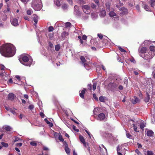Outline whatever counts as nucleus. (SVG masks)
<instances>
[{"instance_id": "nucleus-29", "label": "nucleus", "mask_w": 155, "mask_h": 155, "mask_svg": "<svg viewBox=\"0 0 155 155\" xmlns=\"http://www.w3.org/2000/svg\"><path fill=\"white\" fill-rule=\"evenodd\" d=\"M140 126L141 129H143V128L145 126V123L144 122H143L140 123Z\"/></svg>"}, {"instance_id": "nucleus-11", "label": "nucleus", "mask_w": 155, "mask_h": 155, "mask_svg": "<svg viewBox=\"0 0 155 155\" xmlns=\"http://www.w3.org/2000/svg\"><path fill=\"white\" fill-rule=\"evenodd\" d=\"M100 150L101 152L104 153H107V151L106 147L103 145H101V146H99Z\"/></svg>"}, {"instance_id": "nucleus-46", "label": "nucleus", "mask_w": 155, "mask_h": 155, "mask_svg": "<svg viewBox=\"0 0 155 155\" xmlns=\"http://www.w3.org/2000/svg\"><path fill=\"white\" fill-rule=\"evenodd\" d=\"M2 144L3 147H7L8 146V144L7 143H6L4 142H2Z\"/></svg>"}, {"instance_id": "nucleus-27", "label": "nucleus", "mask_w": 155, "mask_h": 155, "mask_svg": "<svg viewBox=\"0 0 155 155\" xmlns=\"http://www.w3.org/2000/svg\"><path fill=\"white\" fill-rule=\"evenodd\" d=\"M83 65H84L85 68L87 70H89L91 68V66H90L87 63L84 64Z\"/></svg>"}, {"instance_id": "nucleus-7", "label": "nucleus", "mask_w": 155, "mask_h": 155, "mask_svg": "<svg viewBox=\"0 0 155 155\" xmlns=\"http://www.w3.org/2000/svg\"><path fill=\"white\" fill-rule=\"evenodd\" d=\"M11 22L12 25L15 26L19 25L18 20L16 18H12L11 19Z\"/></svg>"}, {"instance_id": "nucleus-48", "label": "nucleus", "mask_w": 155, "mask_h": 155, "mask_svg": "<svg viewBox=\"0 0 155 155\" xmlns=\"http://www.w3.org/2000/svg\"><path fill=\"white\" fill-rule=\"evenodd\" d=\"M118 48H119V50L122 52H126V51L125 50H124V49H123V48H122L121 47H119Z\"/></svg>"}, {"instance_id": "nucleus-25", "label": "nucleus", "mask_w": 155, "mask_h": 155, "mask_svg": "<svg viewBox=\"0 0 155 155\" xmlns=\"http://www.w3.org/2000/svg\"><path fill=\"white\" fill-rule=\"evenodd\" d=\"M109 16L111 17L117 16V14L114 11H110L109 14Z\"/></svg>"}, {"instance_id": "nucleus-9", "label": "nucleus", "mask_w": 155, "mask_h": 155, "mask_svg": "<svg viewBox=\"0 0 155 155\" xmlns=\"http://www.w3.org/2000/svg\"><path fill=\"white\" fill-rule=\"evenodd\" d=\"M131 101L134 104L140 101V100L136 97L134 96L133 98L131 99Z\"/></svg>"}, {"instance_id": "nucleus-39", "label": "nucleus", "mask_w": 155, "mask_h": 155, "mask_svg": "<svg viewBox=\"0 0 155 155\" xmlns=\"http://www.w3.org/2000/svg\"><path fill=\"white\" fill-rule=\"evenodd\" d=\"M55 50L56 51H58L60 49V46L59 45H56L55 46Z\"/></svg>"}, {"instance_id": "nucleus-31", "label": "nucleus", "mask_w": 155, "mask_h": 155, "mask_svg": "<svg viewBox=\"0 0 155 155\" xmlns=\"http://www.w3.org/2000/svg\"><path fill=\"white\" fill-rule=\"evenodd\" d=\"M150 42L148 40L145 41L143 42L144 46H146L149 45L150 44Z\"/></svg>"}, {"instance_id": "nucleus-47", "label": "nucleus", "mask_w": 155, "mask_h": 155, "mask_svg": "<svg viewBox=\"0 0 155 155\" xmlns=\"http://www.w3.org/2000/svg\"><path fill=\"white\" fill-rule=\"evenodd\" d=\"M71 24L69 22H67L65 23V26L66 27H69L70 26Z\"/></svg>"}, {"instance_id": "nucleus-12", "label": "nucleus", "mask_w": 155, "mask_h": 155, "mask_svg": "<svg viewBox=\"0 0 155 155\" xmlns=\"http://www.w3.org/2000/svg\"><path fill=\"white\" fill-rule=\"evenodd\" d=\"M138 51L140 53H140H141L142 54H144L148 51L146 47L142 48H141L140 51L139 49Z\"/></svg>"}, {"instance_id": "nucleus-36", "label": "nucleus", "mask_w": 155, "mask_h": 155, "mask_svg": "<svg viewBox=\"0 0 155 155\" xmlns=\"http://www.w3.org/2000/svg\"><path fill=\"white\" fill-rule=\"evenodd\" d=\"M32 10L31 9H29L28 10L27 12V14L29 15H31L32 13Z\"/></svg>"}, {"instance_id": "nucleus-49", "label": "nucleus", "mask_w": 155, "mask_h": 155, "mask_svg": "<svg viewBox=\"0 0 155 155\" xmlns=\"http://www.w3.org/2000/svg\"><path fill=\"white\" fill-rule=\"evenodd\" d=\"M10 111L13 114L16 115V112L15 110L11 109L10 110Z\"/></svg>"}, {"instance_id": "nucleus-62", "label": "nucleus", "mask_w": 155, "mask_h": 155, "mask_svg": "<svg viewBox=\"0 0 155 155\" xmlns=\"http://www.w3.org/2000/svg\"><path fill=\"white\" fill-rule=\"evenodd\" d=\"M87 87L90 90H91L92 89L91 88V84H88L87 85Z\"/></svg>"}, {"instance_id": "nucleus-15", "label": "nucleus", "mask_w": 155, "mask_h": 155, "mask_svg": "<svg viewBox=\"0 0 155 155\" xmlns=\"http://www.w3.org/2000/svg\"><path fill=\"white\" fill-rule=\"evenodd\" d=\"M147 135L148 137L153 136L154 135L153 132L151 130H148L147 131Z\"/></svg>"}, {"instance_id": "nucleus-64", "label": "nucleus", "mask_w": 155, "mask_h": 155, "mask_svg": "<svg viewBox=\"0 0 155 155\" xmlns=\"http://www.w3.org/2000/svg\"><path fill=\"white\" fill-rule=\"evenodd\" d=\"M5 66H3V65H2L1 66V70L2 71H4V70H5Z\"/></svg>"}, {"instance_id": "nucleus-63", "label": "nucleus", "mask_w": 155, "mask_h": 155, "mask_svg": "<svg viewBox=\"0 0 155 155\" xmlns=\"http://www.w3.org/2000/svg\"><path fill=\"white\" fill-rule=\"evenodd\" d=\"M67 1L68 2V3L70 5H73V2L72 0H67Z\"/></svg>"}, {"instance_id": "nucleus-16", "label": "nucleus", "mask_w": 155, "mask_h": 155, "mask_svg": "<svg viewBox=\"0 0 155 155\" xmlns=\"http://www.w3.org/2000/svg\"><path fill=\"white\" fill-rule=\"evenodd\" d=\"M150 49L152 55L154 56L155 55V46H150Z\"/></svg>"}, {"instance_id": "nucleus-56", "label": "nucleus", "mask_w": 155, "mask_h": 155, "mask_svg": "<svg viewBox=\"0 0 155 155\" xmlns=\"http://www.w3.org/2000/svg\"><path fill=\"white\" fill-rule=\"evenodd\" d=\"M136 8L138 12H140V6H139V5H136Z\"/></svg>"}, {"instance_id": "nucleus-55", "label": "nucleus", "mask_w": 155, "mask_h": 155, "mask_svg": "<svg viewBox=\"0 0 155 155\" xmlns=\"http://www.w3.org/2000/svg\"><path fill=\"white\" fill-rule=\"evenodd\" d=\"M124 83L125 84H127L128 83V80L127 79V78H125L124 80Z\"/></svg>"}, {"instance_id": "nucleus-17", "label": "nucleus", "mask_w": 155, "mask_h": 155, "mask_svg": "<svg viewBox=\"0 0 155 155\" xmlns=\"http://www.w3.org/2000/svg\"><path fill=\"white\" fill-rule=\"evenodd\" d=\"M123 147V145H121L120 146L119 145L117 147V151L118 155H122V154L119 151H120V149H122Z\"/></svg>"}, {"instance_id": "nucleus-2", "label": "nucleus", "mask_w": 155, "mask_h": 155, "mask_svg": "<svg viewBox=\"0 0 155 155\" xmlns=\"http://www.w3.org/2000/svg\"><path fill=\"white\" fill-rule=\"evenodd\" d=\"M31 5L35 10L37 11L40 10L42 7L41 0H33Z\"/></svg>"}, {"instance_id": "nucleus-59", "label": "nucleus", "mask_w": 155, "mask_h": 155, "mask_svg": "<svg viewBox=\"0 0 155 155\" xmlns=\"http://www.w3.org/2000/svg\"><path fill=\"white\" fill-rule=\"evenodd\" d=\"M91 7L93 8H95L96 7V6L94 3H92L91 5Z\"/></svg>"}, {"instance_id": "nucleus-50", "label": "nucleus", "mask_w": 155, "mask_h": 155, "mask_svg": "<svg viewBox=\"0 0 155 155\" xmlns=\"http://www.w3.org/2000/svg\"><path fill=\"white\" fill-rule=\"evenodd\" d=\"M54 30L53 27L52 26H50L48 28V31L49 32H51L52 31Z\"/></svg>"}, {"instance_id": "nucleus-23", "label": "nucleus", "mask_w": 155, "mask_h": 155, "mask_svg": "<svg viewBox=\"0 0 155 155\" xmlns=\"http://www.w3.org/2000/svg\"><path fill=\"white\" fill-rule=\"evenodd\" d=\"M4 129L7 131H9L12 129V128L9 126L5 125L4 126Z\"/></svg>"}, {"instance_id": "nucleus-14", "label": "nucleus", "mask_w": 155, "mask_h": 155, "mask_svg": "<svg viewBox=\"0 0 155 155\" xmlns=\"http://www.w3.org/2000/svg\"><path fill=\"white\" fill-rule=\"evenodd\" d=\"M142 6L146 11H151L149 6L145 3H143L142 4Z\"/></svg>"}, {"instance_id": "nucleus-21", "label": "nucleus", "mask_w": 155, "mask_h": 155, "mask_svg": "<svg viewBox=\"0 0 155 155\" xmlns=\"http://www.w3.org/2000/svg\"><path fill=\"white\" fill-rule=\"evenodd\" d=\"M8 98L9 100H12L14 98V95L12 93H10L8 95Z\"/></svg>"}, {"instance_id": "nucleus-13", "label": "nucleus", "mask_w": 155, "mask_h": 155, "mask_svg": "<svg viewBox=\"0 0 155 155\" xmlns=\"http://www.w3.org/2000/svg\"><path fill=\"white\" fill-rule=\"evenodd\" d=\"M120 10L122 11L121 14L122 15H124L127 13V8L124 7H122L120 8Z\"/></svg>"}, {"instance_id": "nucleus-18", "label": "nucleus", "mask_w": 155, "mask_h": 155, "mask_svg": "<svg viewBox=\"0 0 155 155\" xmlns=\"http://www.w3.org/2000/svg\"><path fill=\"white\" fill-rule=\"evenodd\" d=\"M85 89L84 88L81 92H80V91H79L80 96L81 98L83 99L84 98V94L85 93Z\"/></svg>"}, {"instance_id": "nucleus-34", "label": "nucleus", "mask_w": 155, "mask_h": 155, "mask_svg": "<svg viewBox=\"0 0 155 155\" xmlns=\"http://www.w3.org/2000/svg\"><path fill=\"white\" fill-rule=\"evenodd\" d=\"M126 136L127 137L130 139H132V136L130 135L128 131H126Z\"/></svg>"}, {"instance_id": "nucleus-30", "label": "nucleus", "mask_w": 155, "mask_h": 155, "mask_svg": "<svg viewBox=\"0 0 155 155\" xmlns=\"http://www.w3.org/2000/svg\"><path fill=\"white\" fill-rule=\"evenodd\" d=\"M145 155H153V153L151 151L148 150L147 152L144 153Z\"/></svg>"}, {"instance_id": "nucleus-20", "label": "nucleus", "mask_w": 155, "mask_h": 155, "mask_svg": "<svg viewBox=\"0 0 155 155\" xmlns=\"http://www.w3.org/2000/svg\"><path fill=\"white\" fill-rule=\"evenodd\" d=\"M146 96L145 98H144V101L146 102H147L149 101L150 100V97L149 94L147 92L146 93Z\"/></svg>"}, {"instance_id": "nucleus-45", "label": "nucleus", "mask_w": 155, "mask_h": 155, "mask_svg": "<svg viewBox=\"0 0 155 155\" xmlns=\"http://www.w3.org/2000/svg\"><path fill=\"white\" fill-rule=\"evenodd\" d=\"M34 107V106L33 105L31 104L29 105L28 107V109H30L31 110H32L33 109Z\"/></svg>"}, {"instance_id": "nucleus-40", "label": "nucleus", "mask_w": 155, "mask_h": 155, "mask_svg": "<svg viewBox=\"0 0 155 155\" xmlns=\"http://www.w3.org/2000/svg\"><path fill=\"white\" fill-rule=\"evenodd\" d=\"M55 2V4L57 6H60L61 5V3L59 0H56Z\"/></svg>"}, {"instance_id": "nucleus-5", "label": "nucleus", "mask_w": 155, "mask_h": 155, "mask_svg": "<svg viewBox=\"0 0 155 155\" xmlns=\"http://www.w3.org/2000/svg\"><path fill=\"white\" fill-rule=\"evenodd\" d=\"M82 8L83 12L86 14H89L90 13V8L89 5H83Z\"/></svg>"}, {"instance_id": "nucleus-4", "label": "nucleus", "mask_w": 155, "mask_h": 155, "mask_svg": "<svg viewBox=\"0 0 155 155\" xmlns=\"http://www.w3.org/2000/svg\"><path fill=\"white\" fill-rule=\"evenodd\" d=\"M140 56L146 60L151 59L154 56L152 54L151 52L148 51L144 54H140Z\"/></svg>"}, {"instance_id": "nucleus-32", "label": "nucleus", "mask_w": 155, "mask_h": 155, "mask_svg": "<svg viewBox=\"0 0 155 155\" xmlns=\"http://www.w3.org/2000/svg\"><path fill=\"white\" fill-rule=\"evenodd\" d=\"M79 139L82 143H83L85 142V140L83 136L80 135L79 137Z\"/></svg>"}, {"instance_id": "nucleus-44", "label": "nucleus", "mask_w": 155, "mask_h": 155, "mask_svg": "<svg viewBox=\"0 0 155 155\" xmlns=\"http://www.w3.org/2000/svg\"><path fill=\"white\" fill-rule=\"evenodd\" d=\"M96 86H97V83L96 82L94 83L93 84V90L94 91L96 89Z\"/></svg>"}, {"instance_id": "nucleus-19", "label": "nucleus", "mask_w": 155, "mask_h": 155, "mask_svg": "<svg viewBox=\"0 0 155 155\" xmlns=\"http://www.w3.org/2000/svg\"><path fill=\"white\" fill-rule=\"evenodd\" d=\"M100 16L102 17H104L106 15V12L105 10H101L100 12Z\"/></svg>"}, {"instance_id": "nucleus-8", "label": "nucleus", "mask_w": 155, "mask_h": 155, "mask_svg": "<svg viewBox=\"0 0 155 155\" xmlns=\"http://www.w3.org/2000/svg\"><path fill=\"white\" fill-rule=\"evenodd\" d=\"M105 118V115L103 113H101L98 114L97 119L100 121H101L104 120Z\"/></svg>"}, {"instance_id": "nucleus-37", "label": "nucleus", "mask_w": 155, "mask_h": 155, "mask_svg": "<svg viewBox=\"0 0 155 155\" xmlns=\"http://www.w3.org/2000/svg\"><path fill=\"white\" fill-rule=\"evenodd\" d=\"M30 144L33 146H37V142L35 141H33L30 142Z\"/></svg>"}, {"instance_id": "nucleus-10", "label": "nucleus", "mask_w": 155, "mask_h": 155, "mask_svg": "<svg viewBox=\"0 0 155 155\" xmlns=\"http://www.w3.org/2000/svg\"><path fill=\"white\" fill-rule=\"evenodd\" d=\"M64 143L65 146L64 149L66 153L68 155H69L70 153V150L69 148L68 147L67 143L66 142H64Z\"/></svg>"}, {"instance_id": "nucleus-24", "label": "nucleus", "mask_w": 155, "mask_h": 155, "mask_svg": "<svg viewBox=\"0 0 155 155\" xmlns=\"http://www.w3.org/2000/svg\"><path fill=\"white\" fill-rule=\"evenodd\" d=\"M33 20L35 24H37L38 21V17L36 15H33Z\"/></svg>"}, {"instance_id": "nucleus-42", "label": "nucleus", "mask_w": 155, "mask_h": 155, "mask_svg": "<svg viewBox=\"0 0 155 155\" xmlns=\"http://www.w3.org/2000/svg\"><path fill=\"white\" fill-rule=\"evenodd\" d=\"M4 13H7L8 12H11V10L10 8H8L7 9H6L4 11Z\"/></svg>"}, {"instance_id": "nucleus-57", "label": "nucleus", "mask_w": 155, "mask_h": 155, "mask_svg": "<svg viewBox=\"0 0 155 155\" xmlns=\"http://www.w3.org/2000/svg\"><path fill=\"white\" fill-rule=\"evenodd\" d=\"M22 2L25 4L27 3L29 0H20Z\"/></svg>"}, {"instance_id": "nucleus-6", "label": "nucleus", "mask_w": 155, "mask_h": 155, "mask_svg": "<svg viewBox=\"0 0 155 155\" xmlns=\"http://www.w3.org/2000/svg\"><path fill=\"white\" fill-rule=\"evenodd\" d=\"M74 13L78 16H81V13L79 11L78 7L77 5H75L74 8Z\"/></svg>"}, {"instance_id": "nucleus-26", "label": "nucleus", "mask_w": 155, "mask_h": 155, "mask_svg": "<svg viewBox=\"0 0 155 155\" xmlns=\"http://www.w3.org/2000/svg\"><path fill=\"white\" fill-rule=\"evenodd\" d=\"M98 15L95 13H92L91 15V18L94 19H95L97 17Z\"/></svg>"}, {"instance_id": "nucleus-1", "label": "nucleus", "mask_w": 155, "mask_h": 155, "mask_svg": "<svg viewBox=\"0 0 155 155\" xmlns=\"http://www.w3.org/2000/svg\"><path fill=\"white\" fill-rule=\"evenodd\" d=\"M15 48L12 44L7 43L0 47L1 54L5 57L13 56L15 54Z\"/></svg>"}, {"instance_id": "nucleus-53", "label": "nucleus", "mask_w": 155, "mask_h": 155, "mask_svg": "<svg viewBox=\"0 0 155 155\" xmlns=\"http://www.w3.org/2000/svg\"><path fill=\"white\" fill-rule=\"evenodd\" d=\"M68 5L66 4H64L62 5V8L63 9H65L68 8Z\"/></svg>"}, {"instance_id": "nucleus-33", "label": "nucleus", "mask_w": 155, "mask_h": 155, "mask_svg": "<svg viewBox=\"0 0 155 155\" xmlns=\"http://www.w3.org/2000/svg\"><path fill=\"white\" fill-rule=\"evenodd\" d=\"M149 3L150 4L151 7L155 8V4L154 2H153L152 1H150L149 2Z\"/></svg>"}, {"instance_id": "nucleus-43", "label": "nucleus", "mask_w": 155, "mask_h": 155, "mask_svg": "<svg viewBox=\"0 0 155 155\" xmlns=\"http://www.w3.org/2000/svg\"><path fill=\"white\" fill-rule=\"evenodd\" d=\"M2 20L3 21H5L7 19V15H2Z\"/></svg>"}, {"instance_id": "nucleus-51", "label": "nucleus", "mask_w": 155, "mask_h": 155, "mask_svg": "<svg viewBox=\"0 0 155 155\" xmlns=\"http://www.w3.org/2000/svg\"><path fill=\"white\" fill-rule=\"evenodd\" d=\"M68 35V33L65 31H64L62 33V35H64V37L67 36Z\"/></svg>"}, {"instance_id": "nucleus-35", "label": "nucleus", "mask_w": 155, "mask_h": 155, "mask_svg": "<svg viewBox=\"0 0 155 155\" xmlns=\"http://www.w3.org/2000/svg\"><path fill=\"white\" fill-rule=\"evenodd\" d=\"M61 134L60 133H57L56 132H54V135L55 138H57L58 137V136L59 135V134Z\"/></svg>"}, {"instance_id": "nucleus-3", "label": "nucleus", "mask_w": 155, "mask_h": 155, "mask_svg": "<svg viewBox=\"0 0 155 155\" xmlns=\"http://www.w3.org/2000/svg\"><path fill=\"white\" fill-rule=\"evenodd\" d=\"M22 61L20 60L21 64L26 66H30L32 62L31 58H29L26 56H24L22 57Z\"/></svg>"}, {"instance_id": "nucleus-60", "label": "nucleus", "mask_w": 155, "mask_h": 155, "mask_svg": "<svg viewBox=\"0 0 155 155\" xmlns=\"http://www.w3.org/2000/svg\"><path fill=\"white\" fill-rule=\"evenodd\" d=\"M97 36L100 39H102L103 38V35L101 34H97Z\"/></svg>"}, {"instance_id": "nucleus-58", "label": "nucleus", "mask_w": 155, "mask_h": 155, "mask_svg": "<svg viewBox=\"0 0 155 155\" xmlns=\"http://www.w3.org/2000/svg\"><path fill=\"white\" fill-rule=\"evenodd\" d=\"M93 96L94 99H95L96 100L98 101V99L97 97H96V95L95 94H93Z\"/></svg>"}, {"instance_id": "nucleus-61", "label": "nucleus", "mask_w": 155, "mask_h": 155, "mask_svg": "<svg viewBox=\"0 0 155 155\" xmlns=\"http://www.w3.org/2000/svg\"><path fill=\"white\" fill-rule=\"evenodd\" d=\"M88 18V16L86 15H85V16H83L82 17V18L83 19H84V20H86V19H87V18Z\"/></svg>"}, {"instance_id": "nucleus-38", "label": "nucleus", "mask_w": 155, "mask_h": 155, "mask_svg": "<svg viewBox=\"0 0 155 155\" xmlns=\"http://www.w3.org/2000/svg\"><path fill=\"white\" fill-rule=\"evenodd\" d=\"M58 138L59 140L63 142L64 141V139L61 134H59V135L58 137Z\"/></svg>"}, {"instance_id": "nucleus-52", "label": "nucleus", "mask_w": 155, "mask_h": 155, "mask_svg": "<svg viewBox=\"0 0 155 155\" xmlns=\"http://www.w3.org/2000/svg\"><path fill=\"white\" fill-rule=\"evenodd\" d=\"M72 128L74 130L76 131V132H78L79 131V130L78 129H76V127L75 126H73Z\"/></svg>"}, {"instance_id": "nucleus-54", "label": "nucleus", "mask_w": 155, "mask_h": 155, "mask_svg": "<svg viewBox=\"0 0 155 155\" xmlns=\"http://www.w3.org/2000/svg\"><path fill=\"white\" fill-rule=\"evenodd\" d=\"M94 2L95 3L98 5L99 6V2L98 0H94Z\"/></svg>"}, {"instance_id": "nucleus-28", "label": "nucleus", "mask_w": 155, "mask_h": 155, "mask_svg": "<svg viewBox=\"0 0 155 155\" xmlns=\"http://www.w3.org/2000/svg\"><path fill=\"white\" fill-rule=\"evenodd\" d=\"M80 59L81 61L82 64L83 65L84 64H85L86 62V60L85 58L83 56H81L80 57Z\"/></svg>"}, {"instance_id": "nucleus-22", "label": "nucleus", "mask_w": 155, "mask_h": 155, "mask_svg": "<svg viewBox=\"0 0 155 155\" xmlns=\"http://www.w3.org/2000/svg\"><path fill=\"white\" fill-rule=\"evenodd\" d=\"M110 4L109 2H107L105 4L106 9L107 12H109L110 11Z\"/></svg>"}, {"instance_id": "nucleus-41", "label": "nucleus", "mask_w": 155, "mask_h": 155, "mask_svg": "<svg viewBox=\"0 0 155 155\" xmlns=\"http://www.w3.org/2000/svg\"><path fill=\"white\" fill-rule=\"evenodd\" d=\"M99 100L101 102H104L105 101L104 97L102 96H101L99 98Z\"/></svg>"}]
</instances>
